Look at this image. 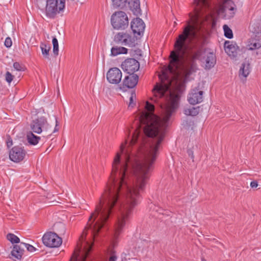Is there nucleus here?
Returning <instances> with one entry per match:
<instances>
[{
  "label": "nucleus",
  "mask_w": 261,
  "mask_h": 261,
  "mask_svg": "<svg viewBox=\"0 0 261 261\" xmlns=\"http://www.w3.org/2000/svg\"><path fill=\"white\" fill-rule=\"evenodd\" d=\"M194 14L190 15V20L187 21L183 31L177 38L174 47L175 50L170 53L171 72L178 70L181 66L186 76L190 75L196 71L197 69L196 60L201 61V57L203 53L201 47L194 46L189 48L187 41L191 43L194 39H198L201 34L200 19L204 12L209 7L207 0H194Z\"/></svg>",
  "instance_id": "obj_1"
},
{
  "label": "nucleus",
  "mask_w": 261,
  "mask_h": 261,
  "mask_svg": "<svg viewBox=\"0 0 261 261\" xmlns=\"http://www.w3.org/2000/svg\"><path fill=\"white\" fill-rule=\"evenodd\" d=\"M54 121L53 124L47 122L44 117H40L33 120L31 124L32 130L37 134H40L42 132L45 133L48 136H50L53 133L58 132L57 128L58 121L57 117L54 116Z\"/></svg>",
  "instance_id": "obj_2"
},
{
  "label": "nucleus",
  "mask_w": 261,
  "mask_h": 261,
  "mask_svg": "<svg viewBox=\"0 0 261 261\" xmlns=\"http://www.w3.org/2000/svg\"><path fill=\"white\" fill-rule=\"evenodd\" d=\"M65 0H46L45 14L49 18H55L57 13L65 8Z\"/></svg>",
  "instance_id": "obj_3"
},
{
  "label": "nucleus",
  "mask_w": 261,
  "mask_h": 261,
  "mask_svg": "<svg viewBox=\"0 0 261 261\" xmlns=\"http://www.w3.org/2000/svg\"><path fill=\"white\" fill-rule=\"evenodd\" d=\"M111 23L115 30H124L128 25L127 15L122 11L115 12L111 16Z\"/></svg>",
  "instance_id": "obj_4"
},
{
  "label": "nucleus",
  "mask_w": 261,
  "mask_h": 261,
  "mask_svg": "<svg viewBox=\"0 0 261 261\" xmlns=\"http://www.w3.org/2000/svg\"><path fill=\"white\" fill-rule=\"evenodd\" d=\"M236 10V5L232 1L225 0L219 9V13L224 14L226 19H230L234 16Z\"/></svg>",
  "instance_id": "obj_5"
},
{
  "label": "nucleus",
  "mask_w": 261,
  "mask_h": 261,
  "mask_svg": "<svg viewBox=\"0 0 261 261\" xmlns=\"http://www.w3.org/2000/svg\"><path fill=\"white\" fill-rule=\"evenodd\" d=\"M42 242L46 246L54 248L59 247L62 244V240L56 233L49 232L44 234Z\"/></svg>",
  "instance_id": "obj_6"
},
{
  "label": "nucleus",
  "mask_w": 261,
  "mask_h": 261,
  "mask_svg": "<svg viewBox=\"0 0 261 261\" xmlns=\"http://www.w3.org/2000/svg\"><path fill=\"white\" fill-rule=\"evenodd\" d=\"M114 42L118 44L133 47L135 45L136 40L130 35L124 32L117 33L114 37Z\"/></svg>",
  "instance_id": "obj_7"
},
{
  "label": "nucleus",
  "mask_w": 261,
  "mask_h": 261,
  "mask_svg": "<svg viewBox=\"0 0 261 261\" xmlns=\"http://www.w3.org/2000/svg\"><path fill=\"white\" fill-rule=\"evenodd\" d=\"M121 67L125 72L132 74L139 69L140 64L136 59L128 58L122 63Z\"/></svg>",
  "instance_id": "obj_8"
},
{
  "label": "nucleus",
  "mask_w": 261,
  "mask_h": 261,
  "mask_svg": "<svg viewBox=\"0 0 261 261\" xmlns=\"http://www.w3.org/2000/svg\"><path fill=\"white\" fill-rule=\"evenodd\" d=\"M26 155V151L23 147L16 146L13 147L9 152L10 159L16 163L22 161Z\"/></svg>",
  "instance_id": "obj_9"
},
{
  "label": "nucleus",
  "mask_w": 261,
  "mask_h": 261,
  "mask_svg": "<svg viewBox=\"0 0 261 261\" xmlns=\"http://www.w3.org/2000/svg\"><path fill=\"white\" fill-rule=\"evenodd\" d=\"M131 215H118L117 220L114 227V238L117 239L121 234Z\"/></svg>",
  "instance_id": "obj_10"
},
{
  "label": "nucleus",
  "mask_w": 261,
  "mask_h": 261,
  "mask_svg": "<svg viewBox=\"0 0 261 261\" xmlns=\"http://www.w3.org/2000/svg\"><path fill=\"white\" fill-rule=\"evenodd\" d=\"M107 79L108 82L112 84H118L122 79V72L117 68H110L107 73Z\"/></svg>",
  "instance_id": "obj_11"
},
{
  "label": "nucleus",
  "mask_w": 261,
  "mask_h": 261,
  "mask_svg": "<svg viewBox=\"0 0 261 261\" xmlns=\"http://www.w3.org/2000/svg\"><path fill=\"white\" fill-rule=\"evenodd\" d=\"M203 92L198 88L192 89L188 97V101L193 105L201 102L203 100Z\"/></svg>",
  "instance_id": "obj_12"
},
{
  "label": "nucleus",
  "mask_w": 261,
  "mask_h": 261,
  "mask_svg": "<svg viewBox=\"0 0 261 261\" xmlns=\"http://www.w3.org/2000/svg\"><path fill=\"white\" fill-rule=\"evenodd\" d=\"M145 27L144 22L141 18H136L131 22V29L134 34L141 35L143 33Z\"/></svg>",
  "instance_id": "obj_13"
},
{
  "label": "nucleus",
  "mask_w": 261,
  "mask_h": 261,
  "mask_svg": "<svg viewBox=\"0 0 261 261\" xmlns=\"http://www.w3.org/2000/svg\"><path fill=\"white\" fill-rule=\"evenodd\" d=\"M224 49L229 56L232 58H236L237 56L239 47L236 43L229 41H226L224 43Z\"/></svg>",
  "instance_id": "obj_14"
},
{
  "label": "nucleus",
  "mask_w": 261,
  "mask_h": 261,
  "mask_svg": "<svg viewBox=\"0 0 261 261\" xmlns=\"http://www.w3.org/2000/svg\"><path fill=\"white\" fill-rule=\"evenodd\" d=\"M138 80L139 76L136 74H132L126 76L123 80V86L128 88H133L137 85Z\"/></svg>",
  "instance_id": "obj_15"
},
{
  "label": "nucleus",
  "mask_w": 261,
  "mask_h": 261,
  "mask_svg": "<svg viewBox=\"0 0 261 261\" xmlns=\"http://www.w3.org/2000/svg\"><path fill=\"white\" fill-rule=\"evenodd\" d=\"M250 31L253 34L261 36V18L257 19H254L251 21L250 27Z\"/></svg>",
  "instance_id": "obj_16"
},
{
  "label": "nucleus",
  "mask_w": 261,
  "mask_h": 261,
  "mask_svg": "<svg viewBox=\"0 0 261 261\" xmlns=\"http://www.w3.org/2000/svg\"><path fill=\"white\" fill-rule=\"evenodd\" d=\"M127 5L134 15L138 16L141 14L140 0H128Z\"/></svg>",
  "instance_id": "obj_17"
},
{
  "label": "nucleus",
  "mask_w": 261,
  "mask_h": 261,
  "mask_svg": "<svg viewBox=\"0 0 261 261\" xmlns=\"http://www.w3.org/2000/svg\"><path fill=\"white\" fill-rule=\"evenodd\" d=\"M23 246L22 245H21L20 243L19 245H14L11 251V255L17 259H20L23 254Z\"/></svg>",
  "instance_id": "obj_18"
},
{
  "label": "nucleus",
  "mask_w": 261,
  "mask_h": 261,
  "mask_svg": "<svg viewBox=\"0 0 261 261\" xmlns=\"http://www.w3.org/2000/svg\"><path fill=\"white\" fill-rule=\"evenodd\" d=\"M250 64L248 62H244L242 64L239 70V76L240 78H246L250 72Z\"/></svg>",
  "instance_id": "obj_19"
},
{
  "label": "nucleus",
  "mask_w": 261,
  "mask_h": 261,
  "mask_svg": "<svg viewBox=\"0 0 261 261\" xmlns=\"http://www.w3.org/2000/svg\"><path fill=\"white\" fill-rule=\"evenodd\" d=\"M205 62V68L211 69L214 67L216 64V59L215 55L213 53H208L206 55Z\"/></svg>",
  "instance_id": "obj_20"
},
{
  "label": "nucleus",
  "mask_w": 261,
  "mask_h": 261,
  "mask_svg": "<svg viewBox=\"0 0 261 261\" xmlns=\"http://www.w3.org/2000/svg\"><path fill=\"white\" fill-rule=\"evenodd\" d=\"M248 49L250 50L258 49L261 47V39L251 38L247 45Z\"/></svg>",
  "instance_id": "obj_21"
},
{
  "label": "nucleus",
  "mask_w": 261,
  "mask_h": 261,
  "mask_svg": "<svg viewBox=\"0 0 261 261\" xmlns=\"http://www.w3.org/2000/svg\"><path fill=\"white\" fill-rule=\"evenodd\" d=\"M127 53V49L124 47H113L111 48V55L116 56L119 54H126Z\"/></svg>",
  "instance_id": "obj_22"
},
{
  "label": "nucleus",
  "mask_w": 261,
  "mask_h": 261,
  "mask_svg": "<svg viewBox=\"0 0 261 261\" xmlns=\"http://www.w3.org/2000/svg\"><path fill=\"white\" fill-rule=\"evenodd\" d=\"M128 0H112V5L114 8L124 9L127 6Z\"/></svg>",
  "instance_id": "obj_23"
},
{
  "label": "nucleus",
  "mask_w": 261,
  "mask_h": 261,
  "mask_svg": "<svg viewBox=\"0 0 261 261\" xmlns=\"http://www.w3.org/2000/svg\"><path fill=\"white\" fill-rule=\"evenodd\" d=\"M199 111V107H191L187 108L184 110V113L187 116H195L198 114Z\"/></svg>",
  "instance_id": "obj_24"
},
{
  "label": "nucleus",
  "mask_w": 261,
  "mask_h": 261,
  "mask_svg": "<svg viewBox=\"0 0 261 261\" xmlns=\"http://www.w3.org/2000/svg\"><path fill=\"white\" fill-rule=\"evenodd\" d=\"M27 139L29 143L35 145L38 143L40 138L34 135L32 132H30L27 135Z\"/></svg>",
  "instance_id": "obj_25"
},
{
  "label": "nucleus",
  "mask_w": 261,
  "mask_h": 261,
  "mask_svg": "<svg viewBox=\"0 0 261 261\" xmlns=\"http://www.w3.org/2000/svg\"><path fill=\"white\" fill-rule=\"evenodd\" d=\"M40 48L43 56L45 58L49 59V52L50 49V46L49 45H47L45 44L41 43L40 45Z\"/></svg>",
  "instance_id": "obj_26"
},
{
  "label": "nucleus",
  "mask_w": 261,
  "mask_h": 261,
  "mask_svg": "<svg viewBox=\"0 0 261 261\" xmlns=\"http://www.w3.org/2000/svg\"><path fill=\"white\" fill-rule=\"evenodd\" d=\"M7 239L9 240L12 244L14 243H18L20 242V240L18 237L15 235L13 233H9L7 235Z\"/></svg>",
  "instance_id": "obj_27"
},
{
  "label": "nucleus",
  "mask_w": 261,
  "mask_h": 261,
  "mask_svg": "<svg viewBox=\"0 0 261 261\" xmlns=\"http://www.w3.org/2000/svg\"><path fill=\"white\" fill-rule=\"evenodd\" d=\"M223 28L224 32V36L228 39H231L233 37L232 30L226 24H224Z\"/></svg>",
  "instance_id": "obj_28"
},
{
  "label": "nucleus",
  "mask_w": 261,
  "mask_h": 261,
  "mask_svg": "<svg viewBox=\"0 0 261 261\" xmlns=\"http://www.w3.org/2000/svg\"><path fill=\"white\" fill-rule=\"evenodd\" d=\"M52 42L53 45V53L57 56L59 54V44L58 40L55 37H53Z\"/></svg>",
  "instance_id": "obj_29"
},
{
  "label": "nucleus",
  "mask_w": 261,
  "mask_h": 261,
  "mask_svg": "<svg viewBox=\"0 0 261 261\" xmlns=\"http://www.w3.org/2000/svg\"><path fill=\"white\" fill-rule=\"evenodd\" d=\"M136 95L134 91H132L129 97V107H134L136 104Z\"/></svg>",
  "instance_id": "obj_30"
},
{
  "label": "nucleus",
  "mask_w": 261,
  "mask_h": 261,
  "mask_svg": "<svg viewBox=\"0 0 261 261\" xmlns=\"http://www.w3.org/2000/svg\"><path fill=\"white\" fill-rule=\"evenodd\" d=\"M21 245H22L23 247H26L27 250L31 252H33L36 250V248L33 246L29 244L21 242Z\"/></svg>",
  "instance_id": "obj_31"
},
{
  "label": "nucleus",
  "mask_w": 261,
  "mask_h": 261,
  "mask_svg": "<svg viewBox=\"0 0 261 261\" xmlns=\"http://www.w3.org/2000/svg\"><path fill=\"white\" fill-rule=\"evenodd\" d=\"M13 67L16 70L18 71H23L24 69V67L19 64L18 62L14 63Z\"/></svg>",
  "instance_id": "obj_32"
},
{
  "label": "nucleus",
  "mask_w": 261,
  "mask_h": 261,
  "mask_svg": "<svg viewBox=\"0 0 261 261\" xmlns=\"http://www.w3.org/2000/svg\"><path fill=\"white\" fill-rule=\"evenodd\" d=\"M5 79L8 83H10L13 81V75L10 72L7 71L6 73Z\"/></svg>",
  "instance_id": "obj_33"
},
{
  "label": "nucleus",
  "mask_w": 261,
  "mask_h": 261,
  "mask_svg": "<svg viewBox=\"0 0 261 261\" xmlns=\"http://www.w3.org/2000/svg\"><path fill=\"white\" fill-rule=\"evenodd\" d=\"M117 256L116 255L115 252L112 250L110 252V256L109 261H116Z\"/></svg>",
  "instance_id": "obj_34"
},
{
  "label": "nucleus",
  "mask_w": 261,
  "mask_h": 261,
  "mask_svg": "<svg viewBox=\"0 0 261 261\" xmlns=\"http://www.w3.org/2000/svg\"><path fill=\"white\" fill-rule=\"evenodd\" d=\"M5 45L6 47L9 48L12 46V42L11 38L7 37L5 41Z\"/></svg>",
  "instance_id": "obj_35"
},
{
  "label": "nucleus",
  "mask_w": 261,
  "mask_h": 261,
  "mask_svg": "<svg viewBox=\"0 0 261 261\" xmlns=\"http://www.w3.org/2000/svg\"><path fill=\"white\" fill-rule=\"evenodd\" d=\"M187 153L189 156L193 160V161H194V155L193 150L190 149H188L187 150Z\"/></svg>",
  "instance_id": "obj_36"
},
{
  "label": "nucleus",
  "mask_w": 261,
  "mask_h": 261,
  "mask_svg": "<svg viewBox=\"0 0 261 261\" xmlns=\"http://www.w3.org/2000/svg\"><path fill=\"white\" fill-rule=\"evenodd\" d=\"M250 186L252 188H256L258 186V183L256 181H252L250 183Z\"/></svg>",
  "instance_id": "obj_37"
},
{
  "label": "nucleus",
  "mask_w": 261,
  "mask_h": 261,
  "mask_svg": "<svg viewBox=\"0 0 261 261\" xmlns=\"http://www.w3.org/2000/svg\"><path fill=\"white\" fill-rule=\"evenodd\" d=\"M12 140L11 138H9L7 141V145L8 148L10 147L12 145Z\"/></svg>",
  "instance_id": "obj_38"
},
{
  "label": "nucleus",
  "mask_w": 261,
  "mask_h": 261,
  "mask_svg": "<svg viewBox=\"0 0 261 261\" xmlns=\"http://www.w3.org/2000/svg\"><path fill=\"white\" fill-rule=\"evenodd\" d=\"M201 261H206L205 259H204V258H201Z\"/></svg>",
  "instance_id": "obj_39"
},
{
  "label": "nucleus",
  "mask_w": 261,
  "mask_h": 261,
  "mask_svg": "<svg viewBox=\"0 0 261 261\" xmlns=\"http://www.w3.org/2000/svg\"><path fill=\"white\" fill-rule=\"evenodd\" d=\"M258 54H259L258 51H256V53H255V55L257 56Z\"/></svg>",
  "instance_id": "obj_40"
},
{
  "label": "nucleus",
  "mask_w": 261,
  "mask_h": 261,
  "mask_svg": "<svg viewBox=\"0 0 261 261\" xmlns=\"http://www.w3.org/2000/svg\"><path fill=\"white\" fill-rule=\"evenodd\" d=\"M130 135V130H129V134H128V135L129 136Z\"/></svg>",
  "instance_id": "obj_41"
}]
</instances>
